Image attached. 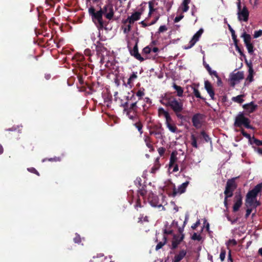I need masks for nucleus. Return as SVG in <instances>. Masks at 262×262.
Returning <instances> with one entry per match:
<instances>
[{
    "mask_svg": "<svg viewBox=\"0 0 262 262\" xmlns=\"http://www.w3.org/2000/svg\"><path fill=\"white\" fill-rule=\"evenodd\" d=\"M172 87L176 91L178 96L182 97L183 96L184 91L181 86L177 85L175 83H173Z\"/></svg>",
    "mask_w": 262,
    "mask_h": 262,
    "instance_id": "nucleus-26",
    "label": "nucleus"
},
{
    "mask_svg": "<svg viewBox=\"0 0 262 262\" xmlns=\"http://www.w3.org/2000/svg\"><path fill=\"white\" fill-rule=\"evenodd\" d=\"M144 140L147 147L150 149H152L153 146L151 144V140L150 137L146 135H144Z\"/></svg>",
    "mask_w": 262,
    "mask_h": 262,
    "instance_id": "nucleus-34",
    "label": "nucleus"
},
{
    "mask_svg": "<svg viewBox=\"0 0 262 262\" xmlns=\"http://www.w3.org/2000/svg\"><path fill=\"white\" fill-rule=\"evenodd\" d=\"M127 48L132 56H134L136 59H138L141 62L144 60V58L141 56L138 52V41H136L133 49H132L129 46H127Z\"/></svg>",
    "mask_w": 262,
    "mask_h": 262,
    "instance_id": "nucleus-12",
    "label": "nucleus"
},
{
    "mask_svg": "<svg viewBox=\"0 0 262 262\" xmlns=\"http://www.w3.org/2000/svg\"><path fill=\"white\" fill-rule=\"evenodd\" d=\"M74 241L75 243L79 244L81 242V238L79 234H76V237L74 238Z\"/></svg>",
    "mask_w": 262,
    "mask_h": 262,
    "instance_id": "nucleus-51",
    "label": "nucleus"
},
{
    "mask_svg": "<svg viewBox=\"0 0 262 262\" xmlns=\"http://www.w3.org/2000/svg\"><path fill=\"white\" fill-rule=\"evenodd\" d=\"M241 133L245 137L247 138V139H251V136L250 134L247 133L243 129L241 130Z\"/></svg>",
    "mask_w": 262,
    "mask_h": 262,
    "instance_id": "nucleus-53",
    "label": "nucleus"
},
{
    "mask_svg": "<svg viewBox=\"0 0 262 262\" xmlns=\"http://www.w3.org/2000/svg\"><path fill=\"white\" fill-rule=\"evenodd\" d=\"M247 63L248 64V65L249 66V69H248L249 75H253L254 70L253 69V68H252V66L251 64H249L248 63V62Z\"/></svg>",
    "mask_w": 262,
    "mask_h": 262,
    "instance_id": "nucleus-57",
    "label": "nucleus"
},
{
    "mask_svg": "<svg viewBox=\"0 0 262 262\" xmlns=\"http://www.w3.org/2000/svg\"><path fill=\"white\" fill-rule=\"evenodd\" d=\"M231 36L233 40L234 45L238 44V40L235 32L231 33Z\"/></svg>",
    "mask_w": 262,
    "mask_h": 262,
    "instance_id": "nucleus-46",
    "label": "nucleus"
},
{
    "mask_svg": "<svg viewBox=\"0 0 262 262\" xmlns=\"http://www.w3.org/2000/svg\"><path fill=\"white\" fill-rule=\"evenodd\" d=\"M236 50L239 53L240 55L244 58V60L246 63H247V59L246 56L243 52V49H241L238 45V44L234 45Z\"/></svg>",
    "mask_w": 262,
    "mask_h": 262,
    "instance_id": "nucleus-30",
    "label": "nucleus"
},
{
    "mask_svg": "<svg viewBox=\"0 0 262 262\" xmlns=\"http://www.w3.org/2000/svg\"><path fill=\"white\" fill-rule=\"evenodd\" d=\"M145 95V93L144 92V89L141 90H139L136 94L135 96L138 97V99L139 101H142V97Z\"/></svg>",
    "mask_w": 262,
    "mask_h": 262,
    "instance_id": "nucleus-37",
    "label": "nucleus"
},
{
    "mask_svg": "<svg viewBox=\"0 0 262 262\" xmlns=\"http://www.w3.org/2000/svg\"><path fill=\"white\" fill-rule=\"evenodd\" d=\"M142 13V12H136L133 13L131 16L128 17L124 23H128L130 24H133L135 21H137L140 18V16Z\"/></svg>",
    "mask_w": 262,
    "mask_h": 262,
    "instance_id": "nucleus-16",
    "label": "nucleus"
},
{
    "mask_svg": "<svg viewBox=\"0 0 262 262\" xmlns=\"http://www.w3.org/2000/svg\"><path fill=\"white\" fill-rule=\"evenodd\" d=\"M146 186L143 185L141 186V188L139 187V189L138 190V192L141 196H144L146 193V190L145 189Z\"/></svg>",
    "mask_w": 262,
    "mask_h": 262,
    "instance_id": "nucleus-38",
    "label": "nucleus"
},
{
    "mask_svg": "<svg viewBox=\"0 0 262 262\" xmlns=\"http://www.w3.org/2000/svg\"><path fill=\"white\" fill-rule=\"evenodd\" d=\"M95 46L97 54L104 56V53L107 52V49L104 47L103 44L100 42V41H97L95 44Z\"/></svg>",
    "mask_w": 262,
    "mask_h": 262,
    "instance_id": "nucleus-17",
    "label": "nucleus"
},
{
    "mask_svg": "<svg viewBox=\"0 0 262 262\" xmlns=\"http://www.w3.org/2000/svg\"><path fill=\"white\" fill-rule=\"evenodd\" d=\"M138 207H140V208H141L142 207V206L141 205V202H140V199L139 198H138L136 201V205H135V208L138 210Z\"/></svg>",
    "mask_w": 262,
    "mask_h": 262,
    "instance_id": "nucleus-54",
    "label": "nucleus"
},
{
    "mask_svg": "<svg viewBox=\"0 0 262 262\" xmlns=\"http://www.w3.org/2000/svg\"><path fill=\"white\" fill-rule=\"evenodd\" d=\"M177 153H176L175 152H172L170 155L169 163V167H171L172 166H173L174 165L175 163L177 162Z\"/></svg>",
    "mask_w": 262,
    "mask_h": 262,
    "instance_id": "nucleus-25",
    "label": "nucleus"
},
{
    "mask_svg": "<svg viewBox=\"0 0 262 262\" xmlns=\"http://www.w3.org/2000/svg\"><path fill=\"white\" fill-rule=\"evenodd\" d=\"M158 152L160 156H162L165 152V149L164 147H160L158 150Z\"/></svg>",
    "mask_w": 262,
    "mask_h": 262,
    "instance_id": "nucleus-62",
    "label": "nucleus"
},
{
    "mask_svg": "<svg viewBox=\"0 0 262 262\" xmlns=\"http://www.w3.org/2000/svg\"><path fill=\"white\" fill-rule=\"evenodd\" d=\"M231 196H231V194L225 195V199H224V204L225 207L226 208H228V202H227L228 198H231Z\"/></svg>",
    "mask_w": 262,
    "mask_h": 262,
    "instance_id": "nucleus-50",
    "label": "nucleus"
},
{
    "mask_svg": "<svg viewBox=\"0 0 262 262\" xmlns=\"http://www.w3.org/2000/svg\"><path fill=\"white\" fill-rule=\"evenodd\" d=\"M141 181H142V180L140 178H137L136 179V180L135 181V183L137 187H140L142 186Z\"/></svg>",
    "mask_w": 262,
    "mask_h": 262,
    "instance_id": "nucleus-49",
    "label": "nucleus"
},
{
    "mask_svg": "<svg viewBox=\"0 0 262 262\" xmlns=\"http://www.w3.org/2000/svg\"><path fill=\"white\" fill-rule=\"evenodd\" d=\"M205 89L207 92L208 94L211 97V99L212 100L214 99V92L213 91L212 86L211 83L208 81L206 80L204 82Z\"/></svg>",
    "mask_w": 262,
    "mask_h": 262,
    "instance_id": "nucleus-18",
    "label": "nucleus"
},
{
    "mask_svg": "<svg viewBox=\"0 0 262 262\" xmlns=\"http://www.w3.org/2000/svg\"><path fill=\"white\" fill-rule=\"evenodd\" d=\"M243 107L248 113H251L255 111L257 107V105L256 104H254L253 102H251L249 103L244 104Z\"/></svg>",
    "mask_w": 262,
    "mask_h": 262,
    "instance_id": "nucleus-21",
    "label": "nucleus"
},
{
    "mask_svg": "<svg viewBox=\"0 0 262 262\" xmlns=\"http://www.w3.org/2000/svg\"><path fill=\"white\" fill-rule=\"evenodd\" d=\"M198 137L200 138H203L206 142L211 143V138L209 137L208 135L207 134V133L204 130L201 132L200 135Z\"/></svg>",
    "mask_w": 262,
    "mask_h": 262,
    "instance_id": "nucleus-27",
    "label": "nucleus"
},
{
    "mask_svg": "<svg viewBox=\"0 0 262 262\" xmlns=\"http://www.w3.org/2000/svg\"><path fill=\"white\" fill-rule=\"evenodd\" d=\"M167 30V28L166 26L165 25H162L159 27L158 33H160L166 31Z\"/></svg>",
    "mask_w": 262,
    "mask_h": 262,
    "instance_id": "nucleus-47",
    "label": "nucleus"
},
{
    "mask_svg": "<svg viewBox=\"0 0 262 262\" xmlns=\"http://www.w3.org/2000/svg\"><path fill=\"white\" fill-rule=\"evenodd\" d=\"M166 242H167V237L164 235L163 237V241L160 242L158 243V244L157 245V246L156 247L155 250L156 251H158L159 249H160L161 248H162V247L166 243Z\"/></svg>",
    "mask_w": 262,
    "mask_h": 262,
    "instance_id": "nucleus-29",
    "label": "nucleus"
},
{
    "mask_svg": "<svg viewBox=\"0 0 262 262\" xmlns=\"http://www.w3.org/2000/svg\"><path fill=\"white\" fill-rule=\"evenodd\" d=\"M227 262H233V259L231 256V251H229L228 254Z\"/></svg>",
    "mask_w": 262,
    "mask_h": 262,
    "instance_id": "nucleus-63",
    "label": "nucleus"
},
{
    "mask_svg": "<svg viewBox=\"0 0 262 262\" xmlns=\"http://www.w3.org/2000/svg\"><path fill=\"white\" fill-rule=\"evenodd\" d=\"M188 219H189V214L188 212H187L186 214H185V220L184 221V223H183V227H184L186 226V225L187 224V222H188Z\"/></svg>",
    "mask_w": 262,
    "mask_h": 262,
    "instance_id": "nucleus-56",
    "label": "nucleus"
},
{
    "mask_svg": "<svg viewBox=\"0 0 262 262\" xmlns=\"http://www.w3.org/2000/svg\"><path fill=\"white\" fill-rule=\"evenodd\" d=\"M262 190V182L256 185L252 190L248 191L246 195L245 205L247 207L254 206L255 207L258 205L256 201V197L259 192Z\"/></svg>",
    "mask_w": 262,
    "mask_h": 262,
    "instance_id": "nucleus-2",
    "label": "nucleus"
},
{
    "mask_svg": "<svg viewBox=\"0 0 262 262\" xmlns=\"http://www.w3.org/2000/svg\"><path fill=\"white\" fill-rule=\"evenodd\" d=\"M124 113L126 114V115L130 119L135 121V122L139 120L138 116L137 115V112H132V111H123Z\"/></svg>",
    "mask_w": 262,
    "mask_h": 262,
    "instance_id": "nucleus-20",
    "label": "nucleus"
},
{
    "mask_svg": "<svg viewBox=\"0 0 262 262\" xmlns=\"http://www.w3.org/2000/svg\"><path fill=\"white\" fill-rule=\"evenodd\" d=\"M149 134L151 135H154L157 139H161L162 137V133L160 131H150Z\"/></svg>",
    "mask_w": 262,
    "mask_h": 262,
    "instance_id": "nucleus-39",
    "label": "nucleus"
},
{
    "mask_svg": "<svg viewBox=\"0 0 262 262\" xmlns=\"http://www.w3.org/2000/svg\"><path fill=\"white\" fill-rule=\"evenodd\" d=\"M126 102H128V103L134 101L139 102L138 99H137L136 96H135V93L133 91H131L130 92L128 93V95L126 96Z\"/></svg>",
    "mask_w": 262,
    "mask_h": 262,
    "instance_id": "nucleus-23",
    "label": "nucleus"
},
{
    "mask_svg": "<svg viewBox=\"0 0 262 262\" xmlns=\"http://www.w3.org/2000/svg\"><path fill=\"white\" fill-rule=\"evenodd\" d=\"M250 120L249 118L245 117L243 112H239L235 119L234 125L235 127H241L244 125L248 129H254V127L250 125Z\"/></svg>",
    "mask_w": 262,
    "mask_h": 262,
    "instance_id": "nucleus-4",
    "label": "nucleus"
},
{
    "mask_svg": "<svg viewBox=\"0 0 262 262\" xmlns=\"http://www.w3.org/2000/svg\"><path fill=\"white\" fill-rule=\"evenodd\" d=\"M191 145L193 147L197 148L198 147L196 139L194 135H191Z\"/></svg>",
    "mask_w": 262,
    "mask_h": 262,
    "instance_id": "nucleus-41",
    "label": "nucleus"
},
{
    "mask_svg": "<svg viewBox=\"0 0 262 262\" xmlns=\"http://www.w3.org/2000/svg\"><path fill=\"white\" fill-rule=\"evenodd\" d=\"M236 178H233L228 180L226 183L225 190L224 191L225 195L231 194V196L233 194V191L237 187V185L235 183V179Z\"/></svg>",
    "mask_w": 262,
    "mask_h": 262,
    "instance_id": "nucleus-6",
    "label": "nucleus"
},
{
    "mask_svg": "<svg viewBox=\"0 0 262 262\" xmlns=\"http://www.w3.org/2000/svg\"><path fill=\"white\" fill-rule=\"evenodd\" d=\"M190 0H183L182 5L183 6V12H186L189 9L188 4L190 3Z\"/></svg>",
    "mask_w": 262,
    "mask_h": 262,
    "instance_id": "nucleus-33",
    "label": "nucleus"
},
{
    "mask_svg": "<svg viewBox=\"0 0 262 262\" xmlns=\"http://www.w3.org/2000/svg\"><path fill=\"white\" fill-rule=\"evenodd\" d=\"M148 5H149V11H150V12H153L154 11H155L156 9L153 8L152 2L151 1L149 2Z\"/></svg>",
    "mask_w": 262,
    "mask_h": 262,
    "instance_id": "nucleus-60",
    "label": "nucleus"
},
{
    "mask_svg": "<svg viewBox=\"0 0 262 262\" xmlns=\"http://www.w3.org/2000/svg\"><path fill=\"white\" fill-rule=\"evenodd\" d=\"M262 34V30H259L258 31H256L254 32V38H256L260 36Z\"/></svg>",
    "mask_w": 262,
    "mask_h": 262,
    "instance_id": "nucleus-48",
    "label": "nucleus"
},
{
    "mask_svg": "<svg viewBox=\"0 0 262 262\" xmlns=\"http://www.w3.org/2000/svg\"><path fill=\"white\" fill-rule=\"evenodd\" d=\"M243 97V95H238L236 97H233L232 98V100L238 103H242L244 101V100L242 98Z\"/></svg>",
    "mask_w": 262,
    "mask_h": 262,
    "instance_id": "nucleus-36",
    "label": "nucleus"
},
{
    "mask_svg": "<svg viewBox=\"0 0 262 262\" xmlns=\"http://www.w3.org/2000/svg\"><path fill=\"white\" fill-rule=\"evenodd\" d=\"M160 102L163 105L170 107L174 113L182 112L183 110V103L182 101L169 95L165 94Z\"/></svg>",
    "mask_w": 262,
    "mask_h": 262,
    "instance_id": "nucleus-1",
    "label": "nucleus"
},
{
    "mask_svg": "<svg viewBox=\"0 0 262 262\" xmlns=\"http://www.w3.org/2000/svg\"><path fill=\"white\" fill-rule=\"evenodd\" d=\"M237 18L239 21H248L249 18V12L246 6H244L242 9L241 3L240 0H237Z\"/></svg>",
    "mask_w": 262,
    "mask_h": 262,
    "instance_id": "nucleus-5",
    "label": "nucleus"
},
{
    "mask_svg": "<svg viewBox=\"0 0 262 262\" xmlns=\"http://www.w3.org/2000/svg\"><path fill=\"white\" fill-rule=\"evenodd\" d=\"M226 254V250L224 249H221V253L220 255V258L221 261H223L225 260Z\"/></svg>",
    "mask_w": 262,
    "mask_h": 262,
    "instance_id": "nucleus-42",
    "label": "nucleus"
},
{
    "mask_svg": "<svg viewBox=\"0 0 262 262\" xmlns=\"http://www.w3.org/2000/svg\"><path fill=\"white\" fill-rule=\"evenodd\" d=\"M254 143L257 146H262V141L259 140L258 139H254Z\"/></svg>",
    "mask_w": 262,
    "mask_h": 262,
    "instance_id": "nucleus-64",
    "label": "nucleus"
},
{
    "mask_svg": "<svg viewBox=\"0 0 262 262\" xmlns=\"http://www.w3.org/2000/svg\"><path fill=\"white\" fill-rule=\"evenodd\" d=\"M191 239L194 241H200L202 239V237L200 234H198L195 232L193 234Z\"/></svg>",
    "mask_w": 262,
    "mask_h": 262,
    "instance_id": "nucleus-43",
    "label": "nucleus"
},
{
    "mask_svg": "<svg viewBox=\"0 0 262 262\" xmlns=\"http://www.w3.org/2000/svg\"><path fill=\"white\" fill-rule=\"evenodd\" d=\"M28 170L30 172L35 173L37 176H39V172L36 170V169L33 167L28 168Z\"/></svg>",
    "mask_w": 262,
    "mask_h": 262,
    "instance_id": "nucleus-52",
    "label": "nucleus"
},
{
    "mask_svg": "<svg viewBox=\"0 0 262 262\" xmlns=\"http://www.w3.org/2000/svg\"><path fill=\"white\" fill-rule=\"evenodd\" d=\"M184 238V234H182V235L174 234L172 238V246L171 248L173 250L176 249L178 245L183 240Z\"/></svg>",
    "mask_w": 262,
    "mask_h": 262,
    "instance_id": "nucleus-15",
    "label": "nucleus"
},
{
    "mask_svg": "<svg viewBox=\"0 0 262 262\" xmlns=\"http://www.w3.org/2000/svg\"><path fill=\"white\" fill-rule=\"evenodd\" d=\"M242 199L243 197L240 192L235 193L234 198V205L233 206V212L237 211L241 207L243 204Z\"/></svg>",
    "mask_w": 262,
    "mask_h": 262,
    "instance_id": "nucleus-11",
    "label": "nucleus"
},
{
    "mask_svg": "<svg viewBox=\"0 0 262 262\" xmlns=\"http://www.w3.org/2000/svg\"><path fill=\"white\" fill-rule=\"evenodd\" d=\"M241 37L243 38L244 43L247 49L248 53L252 55L254 52V46L252 43H251V36L250 34L246 33L244 31L241 35Z\"/></svg>",
    "mask_w": 262,
    "mask_h": 262,
    "instance_id": "nucleus-7",
    "label": "nucleus"
},
{
    "mask_svg": "<svg viewBox=\"0 0 262 262\" xmlns=\"http://www.w3.org/2000/svg\"><path fill=\"white\" fill-rule=\"evenodd\" d=\"M170 122L166 121V126L170 132L174 133L177 132V128L175 125L170 124Z\"/></svg>",
    "mask_w": 262,
    "mask_h": 262,
    "instance_id": "nucleus-32",
    "label": "nucleus"
},
{
    "mask_svg": "<svg viewBox=\"0 0 262 262\" xmlns=\"http://www.w3.org/2000/svg\"><path fill=\"white\" fill-rule=\"evenodd\" d=\"M131 24H129L127 25L125 28L124 29V33H128L130 31L131 29Z\"/></svg>",
    "mask_w": 262,
    "mask_h": 262,
    "instance_id": "nucleus-61",
    "label": "nucleus"
},
{
    "mask_svg": "<svg viewBox=\"0 0 262 262\" xmlns=\"http://www.w3.org/2000/svg\"><path fill=\"white\" fill-rule=\"evenodd\" d=\"M184 17V15L183 14H181L179 16H177L175 17L174 19V23H178Z\"/></svg>",
    "mask_w": 262,
    "mask_h": 262,
    "instance_id": "nucleus-58",
    "label": "nucleus"
},
{
    "mask_svg": "<svg viewBox=\"0 0 262 262\" xmlns=\"http://www.w3.org/2000/svg\"><path fill=\"white\" fill-rule=\"evenodd\" d=\"M129 77H130V79H132L133 80H134L135 79H136L137 78V72H133Z\"/></svg>",
    "mask_w": 262,
    "mask_h": 262,
    "instance_id": "nucleus-59",
    "label": "nucleus"
},
{
    "mask_svg": "<svg viewBox=\"0 0 262 262\" xmlns=\"http://www.w3.org/2000/svg\"><path fill=\"white\" fill-rule=\"evenodd\" d=\"M203 29L202 28L200 29L193 36L192 38H194L197 41L199 40L200 37L203 33Z\"/></svg>",
    "mask_w": 262,
    "mask_h": 262,
    "instance_id": "nucleus-35",
    "label": "nucleus"
},
{
    "mask_svg": "<svg viewBox=\"0 0 262 262\" xmlns=\"http://www.w3.org/2000/svg\"><path fill=\"white\" fill-rule=\"evenodd\" d=\"M203 118V115L200 113L194 114L192 118V122L193 125L196 128H199L202 125V122Z\"/></svg>",
    "mask_w": 262,
    "mask_h": 262,
    "instance_id": "nucleus-14",
    "label": "nucleus"
},
{
    "mask_svg": "<svg viewBox=\"0 0 262 262\" xmlns=\"http://www.w3.org/2000/svg\"><path fill=\"white\" fill-rule=\"evenodd\" d=\"M133 125L138 129V130L140 133V135L143 134V130H142L143 125L140 120L136 122H135Z\"/></svg>",
    "mask_w": 262,
    "mask_h": 262,
    "instance_id": "nucleus-31",
    "label": "nucleus"
},
{
    "mask_svg": "<svg viewBox=\"0 0 262 262\" xmlns=\"http://www.w3.org/2000/svg\"><path fill=\"white\" fill-rule=\"evenodd\" d=\"M148 201L150 205L153 207H161L163 210L165 209L164 206L160 203H159V200L158 196L151 193L149 195Z\"/></svg>",
    "mask_w": 262,
    "mask_h": 262,
    "instance_id": "nucleus-10",
    "label": "nucleus"
},
{
    "mask_svg": "<svg viewBox=\"0 0 262 262\" xmlns=\"http://www.w3.org/2000/svg\"><path fill=\"white\" fill-rule=\"evenodd\" d=\"M151 52V49L149 46H146L142 50V53L145 54H148Z\"/></svg>",
    "mask_w": 262,
    "mask_h": 262,
    "instance_id": "nucleus-45",
    "label": "nucleus"
},
{
    "mask_svg": "<svg viewBox=\"0 0 262 262\" xmlns=\"http://www.w3.org/2000/svg\"><path fill=\"white\" fill-rule=\"evenodd\" d=\"M138 102L134 101L130 102V106H128V102H125L121 104V106L123 107V111H132V112H137V103Z\"/></svg>",
    "mask_w": 262,
    "mask_h": 262,
    "instance_id": "nucleus-13",
    "label": "nucleus"
},
{
    "mask_svg": "<svg viewBox=\"0 0 262 262\" xmlns=\"http://www.w3.org/2000/svg\"><path fill=\"white\" fill-rule=\"evenodd\" d=\"M189 183V181H186L185 182L182 183L179 186H178L177 191L174 189L173 192V195L175 196L177 193H179L180 194H182L185 192L186 189L188 186Z\"/></svg>",
    "mask_w": 262,
    "mask_h": 262,
    "instance_id": "nucleus-19",
    "label": "nucleus"
},
{
    "mask_svg": "<svg viewBox=\"0 0 262 262\" xmlns=\"http://www.w3.org/2000/svg\"><path fill=\"white\" fill-rule=\"evenodd\" d=\"M159 115H163L165 117L166 121H172L171 118L169 114V113L165 111L163 108L160 107L158 110Z\"/></svg>",
    "mask_w": 262,
    "mask_h": 262,
    "instance_id": "nucleus-24",
    "label": "nucleus"
},
{
    "mask_svg": "<svg viewBox=\"0 0 262 262\" xmlns=\"http://www.w3.org/2000/svg\"><path fill=\"white\" fill-rule=\"evenodd\" d=\"M193 94L196 98H200L201 99H203V100L205 99L203 97H202L201 96L200 93L197 89L193 88Z\"/></svg>",
    "mask_w": 262,
    "mask_h": 262,
    "instance_id": "nucleus-44",
    "label": "nucleus"
},
{
    "mask_svg": "<svg viewBox=\"0 0 262 262\" xmlns=\"http://www.w3.org/2000/svg\"><path fill=\"white\" fill-rule=\"evenodd\" d=\"M244 78V75L243 71H238L236 73H232L230 78V85L232 87H234L235 85L239 82Z\"/></svg>",
    "mask_w": 262,
    "mask_h": 262,
    "instance_id": "nucleus-8",
    "label": "nucleus"
},
{
    "mask_svg": "<svg viewBox=\"0 0 262 262\" xmlns=\"http://www.w3.org/2000/svg\"><path fill=\"white\" fill-rule=\"evenodd\" d=\"M196 42V40H195L194 38H192L189 42V45L188 46H185L184 47V49L185 50H187L191 48L195 44Z\"/></svg>",
    "mask_w": 262,
    "mask_h": 262,
    "instance_id": "nucleus-40",
    "label": "nucleus"
},
{
    "mask_svg": "<svg viewBox=\"0 0 262 262\" xmlns=\"http://www.w3.org/2000/svg\"><path fill=\"white\" fill-rule=\"evenodd\" d=\"M228 245H231L232 246H235L237 245V242L234 239H229L227 243Z\"/></svg>",
    "mask_w": 262,
    "mask_h": 262,
    "instance_id": "nucleus-55",
    "label": "nucleus"
},
{
    "mask_svg": "<svg viewBox=\"0 0 262 262\" xmlns=\"http://www.w3.org/2000/svg\"><path fill=\"white\" fill-rule=\"evenodd\" d=\"M203 64L210 75H213L215 77H217V73L216 71L212 70L208 64L205 63L204 62Z\"/></svg>",
    "mask_w": 262,
    "mask_h": 262,
    "instance_id": "nucleus-28",
    "label": "nucleus"
},
{
    "mask_svg": "<svg viewBox=\"0 0 262 262\" xmlns=\"http://www.w3.org/2000/svg\"><path fill=\"white\" fill-rule=\"evenodd\" d=\"M89 13L90 15L92 17L93 21L96 25L98 29L99 30L102 29L104 27V21L102 18V11L101 10L96 11L95 8L91 7L89 8Z\"/></svg>",
    "mask_w": 262,
    "mask_h": 262,
    "instance_id": "nucleus-3",
    "label": "nucleus"
},
{
    "mask_svg": "<svg viewBox=\"0 0 262 262\" xmlns=\"http://www.w3.org/2000/svg\"><path fill=\"white\" fill-rule=\"evenodd\" d=\"M186 253L187 252L185 250L180 251L178 254L174 256L172 262H179L186 256Z\"/></svg>",
    "mask_w": 262,
    "mask_h": 262,
    "instance_id": "nucleus-22",
    "label": "nucleus"
},
{
    "mask_svg": "<svg viewBox=\"0 0 262 262\" xmlns=\"http://www.w3.org/2000/svg\"><path fill=\"white\" fill-rule=\"evenodd\" d=\"M99 10L102 11L103 15L108 20H111L114 16V9L111 4L105 5L102 8H100Z\"/></svg>",
    "mask_w": 262,
    "mask_h": 262,
    "instance_id": "nucleus-9",
    "label": "nucleus"
}]
</instances>
